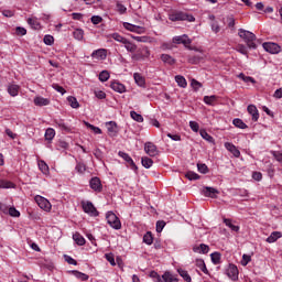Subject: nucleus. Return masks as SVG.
Instances as JSON below:
<instances>
[{"label":"nucleus","instance_id":"obj_1","mask_svg":"<svg viewBox=\"0 0 282 282\" xmlns=\"http://www.w3.org/2000/svg\"><path fill=\"white\" fill-rule=\"evenodd\" d=\"M238 36L245 41L249 50H257V35L250 31H246L245 29L238 30Z\"/></svg>","mask_w":282,"mask_h":282},{"label":"nucleus","instance_id":"obj_2","mask_svg":"<svg viewBox=\"0 0 282 282\" xmlns=\"http://www.w3.org/2000/svg\"><path fill=\"white\" fill-rule=\"evenodd\" d=\"M149 276L153 282H180L177 275L171 273V271H165L162 276L158 272L151 271Z\"/></svg>","mask_w":282,"mask_h":282},{"label":"nucleus","instance_id":"obj_3","mask_svg":"<svg viewBox=\"0 0 282 282\" xmlns=\"http://www.w3.org/2000/svg\"><path fill=\"white\" fill-rule=\"evenodd\" d=\"M172 42L175 45H184L185 47H187V50H195V52H199V50H197V47L191 46V43H193V40H191L188 37V35H186V34L174 36L172 39Z\"/></svg>","mask_w":282,"mask_h":282},{"label":"nucleus","instance_id":"obj_4","mask_svg":"<svg viewBox=\"0 0 282 282\" xmlns=\"http://www.w3.org/2000/svg\"><path fill=\"white\" fill-rule=\"evenodd\" d=\"M106 219L109 226H111V228H113L115 230H120L122 228V223H120V218H118V216H116V214H113L112 212H108L106 214Z\"/></svg>","mask_w":282,"mask_h":282},{"label":"nucleus","instance_id":"obj_5","mask_svg":"<svg viewBox=\"0 0 282 282\" xmlns=\"http://www.w3.org/2000/svg\"><path fill=\"white\" fill-rule=\"evenodd\" d=\"M170 21H188L189 23H193L195 22V17L184 12H174L170 14Z\"/></svg>","mask_w":282,"mask_h":282},{"label":"nucleus","instance_id":"obj_6","mask_svg":"<svg viewBox=\"0 0 282 282\" xmlns=\"http://www.w3.org/2000/svg\"><path fill=\"white\" fill-rule=\"evenodd\" d=\"M151 56V51L149 47L144 46L140 50H138L137 53L131 55L132 61H145V58H149Z\"/></svg>","mask_w":282,"mask_h":282},{"label":"nucleus","instance_id":"obj_7","mask_svg":"<svg viewBox=\"0 0 282 282\" xmlns=\"http://www.w3.org/2000/svg\"><path fill=\"white\" fill-rule=\"evenodd\" d=\"M34 200L36 202L37 206L42 208V210H45L46 213H48V210H52V203H50L47 198L41 195H36Z\"/></svg>","mask_w":282,"mask_h":282},{"label":"nucleus","instance_id":"obj_8","mask_svg":"<svg viewBox=\"0 0 282 282\" xmlns=\"http://www.w3.org/2000/svg\"><path fill=\"white\" fill-rule=\"evenodd\" d=\"M82 208L84 213H87V215H90V217H98V209H96V206H94V203L82 202Z\"/></svg>","mask_w":282,"mask_h":282},{"label":"nucleus","instance_id":"obj_9","mask_svg":"<svg viewBox=\"0 0 282 282\" xmlns=\"http://www.w3.org/2000/svg\"><path fill=\"white\" fill-rule=\"evenodd\" d=\"M262 47L265 52H269V54H279V52H281V46L274 42H264Z\"/></svg>","mask_w":282,"mask_h":282},{"label":"nucleus","instance_id":"obj_10","mask_svg":"<svg viewBox=\"0 0 282 282\" xmlns=\"http://www.w3.org/2000/svg\"><path fill=\"white\" fill-rule=\"evenodd\" d=\"M227 276L231 281H239V269L235 264H229L227 269Z\"/></svg>","mask_w":282,"mask_h":282},{"label":"nucleus","instance_id":"obj_11","mask_svg":"<svg viewBox=\"0 0 282 282\" xmlns=\"http://www.w3.org/2000/svg\"><path fill=\"white\" fill-rule=\"evenodd\" d=\"M119 158H122V160L127 162L128 166H130L132 171H138V165H135V162H133V159H131V156L128 153L119 151Z\"/></svg>","mask_w":282,"mask_h":282},{"label":"nucleus","instance_id":"obj_12","mask_svg":"<svg viewBox=\"0 0 282 282\" xmlns=\"http://www.w3.org/2000/svg\"><path fill=\"white\" fill-rule=\"evenodd\" d=\"M106 128L110 138H116V135H118V123L115 121L106 122Z\"/></svg>","mask_w":282,"mask_h":282},{"label":"nucleus","instance_id":"obj_13","mask_svg":"<svg viewBox=\"0 0 282 282\" xmlns=\"http://www.w3.org/2000/svg\"><path fill=\"white\" fill-rule=\"evenodd\" d=\"M144 151L150 158H155L158 154V147L153 142H147L144 144Z\"/></svg>","mask_w":282,"mask_h":282},{"label":"nucleus","instance_id":"obj_14","mask_svg":"<svg viewBox=\"0 0 282 282\" xmlns=\"http://www.w3.org/2000/svg\"><path fill=\"white\" fill-rule=\"evenodd\" d=\"M90 188L95 191L96 193H102V183L98 177H93L89 182Z\"/></svg>","mask_w":282,"mask_h":282},{"label":"nucleus","instance_id":"obj_15","mask_svg":"<svg viewBox=\"0 0 282 282\" xmlns=\"http://www.w3.org/2000/svg\"><path fill=\"white\" fill-rule=\"evenodd\" d=\"M203 195L205 197H210L212 199H215V198H217V195H219V191L214 187H204Z\"/></svg>","mask_w":282,"mask_h":282},{"label":"nucleus","instance_id":"obj_16","mask_svg":"<svg viewBox=\"0 0 282 282\" xmlns=\"http://www.w3.org/2000/svg\"><path fill=\"white\" fill-rule=\"evenodd\" d=\"M91 58H97L98 61H105L107 58V48H98L91 53Z\"/></svg>","mask_w":282,"mask_h":282},{"label":"nucleus","instance_id":"obj_17","mask_svg":"<svg viewBox=\"0 0 282 282\" xmlns=\"http://www.w3.org/2000/svg\"><path fill=\"white\" fill-rule=\"evenodd\" d=\"M210 247L207 245L200 243L199 246L195 245L193 247V252H197L198 254H208Z\"/></svg>","mask_w":282,"mask_h":282},{"label":"nucleus","instance_id":"obj_18","mask_svg":"<svg viewBox=\"0 0 282 282\" xmlns=\"http://www.w3.org/2000/svg\"><path fill=\"white\" fill-rule=\"evenodd\" d=\"M122 45L127 50V52H129L130 54L138 52V45H135V43L129 41L128 39H126Z\"/></svg>","mask_w":282,"mask_h":282},{"label":"nucleus","instance_id":"obj_19","mask_svg":"<svg viewBox=\"0 0 282 282\" xmlns=\"http://www.w3.org/2000/svg\"><path fill=\"white\" fill-rule=\"evenodd\" d=\"M247 110H248V113H250V116H252L253 122H257L259 120V109H257V106L249 105Z\"/></svg>","mask_w":282,"mask_h":282},{"label":"nucleus","instance_id":"obj_20","mask_svg":"<svg viewBox=\"0 0 282 282\" xmlns=\"http://www.w3.org/2000/svg\"><path fill=\"white\" fill-rule=\"evenodd\" d=\"M111 89H113V91H117L118 94H124V91H127V87H124L123 84H120V82H112L110 84Z\"/></svg>","mask_w":282,"mask_h":282},{"label":"nucleus","instance_id":"obj_21","mask_svg":"<svg viewBox=\"0 0 282 282\" xmlns=\"http://www.w3.org/2000/svg\"><path fill=\"white\" fill-rule=\"evenodd\" d=\"M225 148L227 149V151H230L232 153L234 158H239L241 155L239 149H237V147L230 142H226Z\"/></svg>","mask_w":282,"mask_h":282},{"label":"nucleus","instance_id":"obj_22","mask_svg":"<svg viewBox=\"0 0 282 282\" xmlns=\"http://www.w3.org/2000/svg\"><path fill=\"white\" fill-rule=\"evenodd\" d=\"M34 105L36 107H47V105H50V99L44 97H35Z\"/></svg>","mask_w":282,"mask_h":282},{"label":"nucleus","instance_id":"obj_23","mask_svg":"<svg viewBox=\"0 0 282 282\" xmlns=\"http://www.w3.org/2000/svg\"><path fill=\"white\" fill-rule=\"evenodd\" d=\"M209 19L212 21L210 23L212 32H214L215 34H219V32L221 31V28L219 26V22L215 21V15H209Z\"/></svg>","mask_w":282,"mask_h":282},{"label":"nucleus","instance_id":"obj_24","mask_svg":"<svg viewBox=\"0 0 282 282\" xmlns=\"http://www.w3.org/2000/svg\"><path fill=\"white\" fill-rule=\"evenodd\" d=\"M282 234L281 231H273L271 232V235L267 238V242L268 243H274L276 241H279V239H281Z\"/></svg>","mask_w":282,"mask_h":282},{"label":"nucleus","instance_id":"obj_25","mask_svg":"<svg viewBox=\"0 0 282 282\" xmlns=\"http://www.w3.org/2000/svg\"><path fill=\"white\" fill-rule=\"evenodd\" d=\"M55 124H56V127H58V129H61L62 131H65L66 133H72V128H69V126H67V124L65 123V121H63L62 119L55 120Z\"/></svg>","mask_w":282,"mask_h":282},{"label":"nucleus","instance_id":"obj_26","mask_svg":"<svg viewBox=\"0 0 282 282\" xmlns=\"http://www.w3.org/2000/svg\"><path fill=\"white\" fill-rule=\"evenodd\" d=\"M204 59V55H189L187 57V62L191 63V65H198V63H202Z\"/></svg>","mask_w":282,"mask_h":282},{"label":"nucleus","instance_id":"obj_27","mask_svg":"<svg viewBox=\"0 0 282 282\" xmlns=\"http://www.w3.org/2000/svg\"><path fill=\"white\" fill-rule=\"evenodd\" d=\"M133 78L134 83H137L139 87H144V85H147V79H144V77L140 73H134Z\"/></svg>","mask_w":282,"mask_h":282},{"label":"nucleus","instance_id":"obj_28","mask_svg":"<svg viewBox=\"0 0 282 282\" xmlns=\"http://www.w3.org/2000/svg\"><path fill=\"white\" fill-rule=\"evenodd\" d=\"M203 100H204L205 105L215 107V105L217 104L218 97L216 95L205 96Z\"/></svg>","mask_w":282,"mask_h":282},{"label":"nucleus","instance_id":"obj_29","mask_svg":"<svg viewBox=\"0 0 282 282\" xmlns=\"http://www.w3.org/2000/svg\"><path fill=\"white\" fill-rule=\"evenodd\" d=\"M20 89H21V87L19 85L11 84L8 87V94H10L14 98V96H19Z\"/></svg>","mask_w":282,"mask_h":282},{"label":"nucleus","instance_id":"obj_30","mask_svg":"<svg viewBox=\"0 0 282 282\" xmlns=\"http://www.w3.org/2000/svg\"><path fill=\"white\" fill-rule=\"evenodd\" d=\"M73 239L75 243H77V246H85L86 243L85 237H83V235H80L79 232H75L73 235Z\"/></svg>","mask_w":282,"mask_h":282},{"label":"nucleus","instance_id":"obj_31","mask_svg":"<svg viewBox=\"0 0 282 282\" xmlns=\"http://www.w3.org/2000/svg\"><path fill=\"white\" fill-rule=\"evenodd\" d=\"M55 135H56V131L54 129H52V128H48L45 131L44 138L48 142H52V140H54Z\"/></svg>","mask_w":282,"mask_h":282},{"label":"nucleus","instance_id":"obj_32","mask_svg":"<svg viewBox=\"0 0 282 282\" xmlns=\"http://www.w3.org/2000/svg\"><path fill=\"white\" fill-rule=\"evenodd\" d=\"M161 61L163 63H166L167 65H175V58L169 54H162L161 55Z\"/></svg>","mask_w":282,"mask_h":282},{"label":"nucleus","instance_id":"obj_33","mask_svg":"<svg viewBox=\"0 0 282 282\" xmlns=\"http://www.w3.org/2000/svg\"><path fill=\"white\" fill-rule=\"evenodd\" d=\"M175 80H176L178 87H183V89H185V87L188 86L186 78H184V76H182V75L175 76Z\"/></svg>","mask_w":282,"mask_h":282},{"label":"nucleus","instance_id":"obj_34","mask_svg":"<svg viewBox=\"0 0 282 282\" xmlns=\"http://www.w3.org/2000/svg\"><path fill=\"white\" fill-rule=\"evenodd\" d=\"M196 267L199 268V270L203 271L204 274H208V268H206V262H204L203 259L196 260Z\"/></svg>","mask_w":282,"mask_h":282},{"label":"nucleus","instance_id":"obj_35","mask_svg":"<svg viewBox=\"0 0 282 282\" xmlns=\"http://www.w3.org/2000/svg\"><path fill=\"white\" fill-rule=\"evenodd\" d=\"M143 243H147V246L153 245V234L151 231L145 232L143 236Z\"/></svg>","mask_w":282,"mask_h":282},{"label":"nucleus","instance_id":"obj_36","mask_svg":"<svg viewBox=\"0 0 282 282\" xmlns=\"http://www.w3.org/2000/svg\"><path fill=\"white\" fill-rule=\"evenodd\" d=\"M141 164L144 166V169H151V166H153V160L149 156H143L141 159Z\"/></svg>","mask_w":282,"mask_h":282},{"label":"nucleus","instance_id":"obj_37","mask_svg":"<svg viewBox=\"0 0 282 282\" xmlns=\"http://www.w3.org/2000/svg\"><path fill=\"white\" fill-rule=\"evenodd\" d=\"M68 104L73 109H78L80 107V104H78V99L74 96L67 97Z\"/></svg>","mask_w":282,"mask_h":282},{"label":"nucleus","instance_id":"obj_38","mask_svg":"<svg viewBox=\"0 0 282 282\" xmlns=\"http://www.w3.org/2000/svg\"><path fill=\"white\" fill-rule=\"evenodd\" d=\"M212 257V262L214 265H219L221 263V253L219 252H214L210 254Z\"/></svg>","mask_w":282,"mask_h":282},{"label":"nucleus","instance_id":"obj_39","mask_svg":"<svg viewBox=\"0 0 282 282\" xmlns=\"http://www.w3.org/2000/svg\"><path fill=\"white\" fill-rule=\"evenodd\" d=\"M39 169L44 175L50 173V166L47 163H45V161H39Z\"/></svg>","mask_w":282,"mask_h":282},{"label":"nucleus","instance_id":"obj_40","mask_svg":"<svg viewBox=\"0 0 282 282\" xmlns=\"http://www.w3.org/2000/svg\"><path fill=\"white\" fill-rule=\"evenodd\" d=\"M224 224L226 226H228V228H230V230H232L234 232H239V226L237 225H234L232 224V220L228 219V218H225L224 219Z\"/></svg>","mask_w":282,"mask_h":282},{"label":"nucleus","instance_id":"obj_41","mask_svg":"<svg viewBox=\"0 0 282 282\" xmlns=\"http://www.w3.org/2000/svg\"><path fill=\"white\" fill-rule=\"evenodd\" d=\"M73 36H74V39H76V41H83V39L85 36V31H83V29H76L73 32Z\"/></svg>","mask_w":282,"mask_h":282},{"label":"nucleus","instance_id":"obj_42","mask_svg":"<svg viewBox=\"0 0 282 282\" xmlns=\"http://www.w3.org/2000/svg\"><path fill=\"white\" fill-rule=\"evenodd\" d=\"M85 127H87V129H91V131H94V133H96L97 135H100V133H102V130L87 121H84Z\"/></svg>","mask_w":282,"mask_h":282},{"label":"nucleus","instance_id":"obj_43","mask_svg":"<svg viewBox=\"0 0 282 282\" xmlns=\"http://www.w3.org/2000/svg\"><path fill=\"white\" fill-rule=\"evenodd\" d=\"M15 184L7 181V180H0V188H15Z\"/></svg>","mask_w":282,"mask_h":282},{"label":"nucleus","instance_id":"obj_44","mask_svg":"<svg viewBox=\"0 0 282 282\" xmlns=\"http://www.w3.org/2000/svg\"><path fill=\"white\" fill-rule=\"evenodd\" d=\"M232 124L238 129H248V124H246V122L239 118L234 119Z\"/></svg>","mask_w":282,"mask_h":282},{"label":"nucleus","instance_id":"obj_45","mask_svg":"<svg viewBox=\"0 0 282 282\" xmlns=\"http://www.w3.org/2000/svg\"><path fill=\"white\" fill-rule=\"evenodd\" d=\"M178 274H180V276H182V279H184V281H186V282L193 281V279L191 278V274H188V271H186V270H184V269H180V270H178Z\"/></svg>","mask_w":282,"mask_h":282},{"label":"nucleus","instance_id":"obj_46","mask_svg":"<svg viewBox=\"0 0 282 282\" xmlns=\"http://www.w3.org/2000/svg\"><path fill=\"white\" fill-rule=\"evenodd\" d=\"M130 117L132 120H135V122H144V117L135 111H130Z\"/></svg>","mask_w":282,"mask_h":282},{"label":"nucleus","instance_id":"obj_47","mask_svg":"<svg viewBox=\"0 0 282 282\" xmlns=\"http://www.w3.org/2000/svg\"><path fill=\"white\" fill-rule=\"evenodd\" d=\"M111 39H113V41H117V43H124L127 41V37L120 35V33H112Z\"/></svg>","mask_w":282,"mask_h":282},{"label":"nucleus","instance_id":"obj_48","mask_svg":"<svg viewBox=\"0 0 282 282\" xmlns=\"http://www.w3.org/2000/svg\"><path fill=\"white\" fill-rule=\"evenodd\" d=\"M116 11L120 14H127V7H124V4H122V3H120V1H117Z\"/></svg>","mask_w":282,"mask_h":282},{"label":"nucleus","instance_id":"obj_49","mask_svg":"<svg viewBox=\"0 0 282 282\" xmlns=\"http://www.w3.org/2000/svg\"><path fill=\"white\" fill-rule=\"evenodd\" d=\"M200 137L203 140H206L207 142H215V139L206 132V130H200Z\"/></svg>","mask_w":282,"mask_h":282},{"label":"nucleus","instance_id":"obj_50","mask_svg":"<svg viewBox=\"0 0 282 282\" xmlns=\"http://www.w3.org/2000/svg\"><path fill=\"white\" fill-rule=\"evenodd\" d=\"M238 78H241V80H243V83H252V85H254V83H257V80H254V78H252L250 76H246L243 73H240L238 75Z\"/></svg>","mask_w":282,"mask_h":282},{"label":"nucleus","instance_id":"obj_51","mask_svg":"<svg viewBox=\"0 0 282 282\" xmlns=\"http://www.w3.org/2000/svg\"><path fill=\"white\" fill-rule=\"evenodd\" d=\"M73 274L76 276V279H79L80 281H88L89 280V275L79 272V271H73Z\"/></svg>","mask_w":282,"mask_h":282},{"label":"nucleus","instance_id":"obj_52","mask_svg":"<svg viewBox=\"0 0 282 282\" xmlns=\"http://www.w3.org/2000/svg\"><path fill=\"white\" fill-rule=\"evenodd\" d=\"M28 23L29 25H31L32 28H34V30H39L40 28V23H39V20L36 18H29L28 19Z\"/></svg>","mask_w":282,"mask_h":282},{"label":"nucleus","instance_id":"obj_53","mask_svg":"<svg viewBox=\"0 0 282 282\" xmlns=\"http://www.w3.org/2000/svg\"><path fill=\"white\" fill-rule=\"evenodd\" d=\"M75 170L77 171V173L83 174V173H85L87 171V165H85V163H83V162H78L76 164Z\"/></svg>","mask_w":282,"mask_h":282},{"label":"nucleus","instance_id":"obj_54","mask_svg":"<svg viewBox=\"0 0 282 282\" xmlns=\"http://www.w3.org/2000/svg\"><path fill=\"white\" fill-rule=\"evenodd\" d=\"M110 78V75L107 70H102L100 74H99V80L101 83H107V80H109Z\"/></svg>","mask_w":282,"mask_h":282},{"label":"nucleus","instance_id":"obj_55","mask_svg":"<svg viewBox=\"0 0 282 282\" xmlns=\"http://www.w3.org/2000/svg\"><path fill=\"white\" fill-rule=\"evenodd\" d=\"M185 177H186L187 180H191V181H193V180H199V174H197V173H195V172H193V171H189V172H187V173L185 174Z\"/></svg>","mask_w":282,"mask_h":282},{"label":"nucleus","instance_id":"obj_56","mask_svg":"<svg viewBox=\"0 0 282 282\" xmlns=\"http://www.w3.org/2000/svg\"><path fill=\"white\" fill-rule=\"evenodd\" d=\"M236 50H237V52H239L240 54H243L245 56H247V54H248V47H246V45H243V44H238L236 46Z\"/></svg>","mask_w":282,"mask_h":282},{"label":"nucleus","instance_id":"obj_57","mask_svg":"<svg viewBox=\"0 0 282 282\" xmlns=\"http://www.w3.org/2000/svg\"><path fill=\"white\" fill-rule=\"evenodd\" d=\"M197 169H198V172L203 173L204 175H206V173H208V165H206L204 163H198Z\"/></svg>","mask_w":282,"mask_h":282},{"label":"nucleus","instance_id":"obj_58","mask_svg":"<svg viewBox=\"0 0 282 282\" xmlns=\"http://www.w3.org/2000/svg\"><path fill=\"white\" fill-rule=\"evenodd\" d=\"M15 34L17 36H25V34H28V30H25V28L18 26L15 29Z\"/></svg>","mask_w":282,"mask_h":282},{"label":"nucleus","instance_id":"obj_59","mask_svg":"<svg viewBox=\"0 0 282 282\" xmlns=\"http://www.w3.org/2000/svg\"><path fill=\"white\" fill-rule=\"evenodd\" d=\"M165 226H166V223L164 220H158L156 221V232H162V230H164Z\"/></svg>","mask_w":282,"mask_h":282},{"label":"nucleus","instance_id":"obj_60","mask_svg":"<svg viewBox=\"0 0 282 282\" xmlns=\"http://www.w3.org/2000/svg\"><path fill=\"white\" fill-rule=\"evenodd\" d=\"M9 215L11 217H21V213L15 207L9 208Z\"/></svg>","mask_w":282,"mask_h":282},{"label":"nucleus","instance_id":"obj_61","mask_svg":"<svg viewBox=\"0 0 282 282\" xmlns=\"http://www.w3.org/2000/svg\"><path fill=\"white\" fill-rule=\"evenodd\" d=\"M135 26L134 24H131L129 22H123V28L124 30H128V32H135Z\"/></svg>","mask_w":282,"mask_h":282},{"label":"nucleus","instance_id":"obj_62","mask_svg":"<svg viewBox=\"0 0 282 282\" xmlns=\"http://www.w3.org/2000/svg\"><path fill=\"white\" fill-rule=\"evenodd\" d=\"M189 128L194 133H197L199 131V123L197 121H189Z\"/></svg>","mask_w":282,"mask_h":282},{"label":"nucleus","instance_id":"obj_63","mask_svg":"<svg viewBox=\"0 0 282 282\" xmlns=\"http://www.w3.org/2000/svg\"><path fill=\"white\" fill-rule=\"evenodd\" d=\"M44 43H45V45H54V36L45 35L44 36Z\"/></svg>","mask_w":282,"mask_h":282},{"label":"nucleus","instance_id":"obj_64","mask_svg":"<svg viewBox=\"0 0 282 282\" xmlns=\"http://www.w3.org/2000/svg\"><path fill=\"white\" fill-rule=\"evenodd\" d=\"M105 257L106 260L110 262V265H116V259L113 258L112 253H106Z\"/></svg>","mask_w":282,"mask_h":282}]
</instances>
